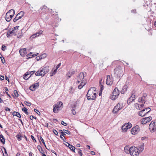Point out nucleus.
<instances>
[{
	"label": "nucleus",
	"mask_w": 156,
	"mask_h": 156,
	"mask_svg": "<svg viewBox=\"0 0 156 156\" xmlns=\"http://www.w3.org/2000/svg\"><path fill=\"white\" fill-rule=\"evenodd\" d=\"M49 71L48 67H45L44 68H41L35 73L36 76H43L47 73Z\"/></svg>",
	"instance_id": "nucleus-1"
},
{
	"label": "nucleus",
	"mask_w": 156,
	"mask_h": 156,
	"mask_svg": "<svg viewBox=\"0 0 156 156\" xmlns=\"http://www.w3.org/2000/svg\"><path fill=\"white\" fill-rule=\"evenodd\" d=\"M130 154L131 156H138L139 154L138 149L135 147H130Z\"/></svg>",
	"instance_id": "nucleus-2"
},
{
	"label": "nucleus",
	"mask_w": 156,
	"mask_h": 156,
	"mask_svg": "<svg viewBox=\"0 0 156 156\" xmlns=\"http://www.w3.org/2000/svg\"><path fill=\"white\" fill-rule=\"evenodd\" d=\"M114 73L118 76L120 77L123 75V71L122 67L119 66L115 68L114 70Z\"/></svg>",
	"instance_id": "nucleus-3"
},
{
	"label": "nucleus",
	"mask_w": 156,
	"mask_h": 156,
	"mask_svg": "<svg viewBox=\"0 0 156 156\" xmlns=\"http://www.w3.org/2000/svg\"><path fill=\"white\" fill-rule=\"evenodd\" d=\"M119 94V91L117 87H115L112 93L111 98L112 100H115L118 98Z\"/></svg>",
	"instance_id": "nucleus-4"
},
{
	"label": "nucleus",
	"mask_w": 156,
	"mask_h": 156,
	"mask_svg": "<svg viewBox=\"0 0 156 156\" xmlns=\"http://www.w3.org/2000/svg\"><path fill=\"white\" fill-rule=\"evenodd\" d=\"M63 103L61 101L58 102L53 106V111L54 113H57L59 109L62 106Z\"/></svg>",
	"instance_id": "nucleus-5"
},
{
	"label": "nucleus",
	"mask_w": 156,
	"mask_h": 156,
	"mask_svg": "<svg viewBox=\"0 0 156 156\" xmlns=\"http://www.w3.org/2000/svg\"><path fill=\"white\" fill-rule=\"evenodd\" d=\"M149 129L152 133H156V122L152 121L149 125Z\"/></svg>",
	"instance_id": "nucleus-6"
},
{
	"label": "nucleus",
	"mask_w": 156,
	"mask_h": 156,
	"mask_svg": "<svg viewBox=\"0 0 156 156\" xmlns=\"http://www.w3.org/2000/svg\"><path fill=\"white\" fill-rule=\"evenodd\" d=\"M123 107V104L122 103H118V104L115 106L112 111L113 113H116L119 110L121 109Z\"/></svg>",
	"instance_id": "nucleus-7"
},
{
	"label": "nucleus",
	"mask_w": 156,
	"mask_h": 156,
	"mask_svg": "<svg viewBox=\"0 0 156 156\" xmlns=\"http://www.w3.org/2000/svg\"><path fill=\"white\" fill-rule=\"evenodd\" d=\"M151 111V109L150 108H147L141 110L139 113V115L141 116H144L146 114H147L149 112Z\"/></svg>",
	"instance_id": "nucleus-8"
},
{
	"label": "nucleus",
	"mask_w": 156,
	"mask_h": 156,
	"mask_svg": "<svg viewBox=\"0 0 156 156\" xmlns=\"http://www.w3.org/2000/svg\"><path fill=\"white\" fill-rule=\"evenodd\" d=\"M146 101V97L144 96H143L139 98L138 101L140 103H141L140 105V106L141 107H143L144 106Z\"/></svg>",
	"instance_id": "nucleus-9"
},
{
	"label": "nucleus",
	"mask_w": 156,
	"mask_h": 156,
	"mask_svg": "<svg viewBox=\"0 0 156 156\" xmlns=\"http://www.w3.org/2000/svg\"><path fill=\"white\" fill-rule=\"evenodd\" d=\"M139 127L138 125L135 126L131 129V132L132 134L135 135L140 130Z\"/></svg>",
	"instance_id": "nucleus-10"
},
{
	"label": "nucleus",
	"mask_w": 156,
	"mask_h": 156,
	"mask_svg": "<svg viewBox=\"0 0 156 156\" xmlns=\"http://www.w3.org/2000/svg\"><path fill=\"white\" fill-rule=\"evenodd\" d=\"M113 82V79L112 77L109 75H108L107 77L106 83L107 85L110 86L112 85Z\"/></svg>",
	"instance_id": "nucleus-11"
},
{
	"label": "nucleus",
	"mask_w": 156,
	"mask_h": 156,
	"mask_svg": "<svg viewBox=\"0 0 156 156\" xmlns=\"http://www.w3.org/2000/svg\"><path fill=\"white\" fill-rule=\"evenodd\" d=\"M84 77V73L82 72L80 73L77 77V80L78 83L83 81L82 80Z\"/></svg>",
	"instance_id": "nucleus-12"
},
{
	"label": "nucleus",
	"mask_w": 156,
	"mask_h": 156,
	"mask_svg": "<svg viewBox=\"0 0 156 156\" xmlns=\"http://www.w3.org/2000/svg\"><path fill=\"white\" fill-rule=\"evenodd\" d=\"M151 119L152 118L151 116L144 118L141 120V123L143 124H146L147 122H150L151 120Z\"/></svg>",
	"instance_id": "nucleus-13"
},
{
	"label": "nucleus",
	"mask_w": 156,
	"mask_h": 156,
	"mask_svg": "<svg viewBox=\"0 0 156 156\" xmlns=\"http://www.w3.org/2000/svg\"><path fill=\"white\" fill-rule=\"evenodd\" d=\"M95 90V87H92L88 91L87 95V98H88L89 96L90 97V98H92V96L93 95V91Z\"/></svg>",
	"instance_id": "nucleus-14"
},
{
	"label": "nucleus",
	"mask_w": 156,
	"mask_h": 156,
	"mask_svg": "<svg viewBox=\"0 0 156 156\" xmlns=\"http://www.w3.org/2000/svg\"><path fill=\"white\" fill-rule=\"evenodd\" d=\"M35 71H32L30 72H27L26 73L23 75V78L25 80H27L28 79V78H29L30 76H30L28 78H27L26 77L28 75L30 74L31 75H32L35 72Z\"/></svg>",
	"instance_id": "nucleus-15"
},
{
	"label": "nucleus",
	"mask_w": 156,
	"mask_h": 156,
	"mask_svg": "<svg viewBox=\"0 0 156 156\" xmlns=\"http://www.w3.org/2000/svg\"><path fill=\"white\" fill-rule=\"evenodd\" d=\"M9 12H7L6 13L5 17V19L7 22L10 21L13 17L12 14L11 15L9 14Z\"/></svg>",
	"instance_id": "nucleus-16"
},
{
	"label": "nucleus",
	"mask_w": 156,
	"mask_h": 156,
	"mask_svg": "<svg viewBox=\"0 0 156 156\" xmlns=\"http://www.w3.org/2000/svg\"><path fill=\"white\" fill-rule=\"evenodd\" d=\"M19 52L20 55L22 57L24 56L25 54L27 53V50L26 48L20 49Z\"/></svg>",
	"instance_id": "nucleus-17"
},
{
	"label": "nucleus",
	"mask_w": 156,
	"mask_h": 156,
	"mask_svg": "<svg viewBox=\"0 0 156 156\" xmlns=\"http://www.w3.org/2000/svg\"><path fill=\"white\" fill-rule=\"evenodd\" d=\"M135 95L134 94H132L131 96L127 100V103L129 104L131 103L133 101H134L135 99Z\"/></svg>",
	"instance_id": "nucleus-18"
},
{
	"label": "nucleus",
	"mask_w": 156,
	"mask_h": 156,
	"mask_svg": "<svg viewBox=\"0 0 156 156\" xmlns=\"http://www.w3.org/2000/svg\"><path fill=\"white\" fill-rule=\"evenodd\" d=\"M75 73V71L73 70H70L66 74V76H67L68 78H67L68 79L70 78Z\"/></svg>",
	"instance_id": "nucleus-19"
},
{
	"label": "nucleus",
	"mask_w": 156,
	"mask_h": 156,
	"mask_svg": "<svg viewBox=\"0 0 156 156\" xmlns=\"http://www.w3.org/2000/svg\"><path fill=\"white\" fill-rule=\"evenodd\" d=\"M128 87V86L126 85H124L122 88V90L121 91V93L122 94H124L126 91Z\"/></svg>",
	"instance_id": "nucleus-20"
},
{
	"label": "nucleus",
	"mask_w": 156,
	"mask_h": 156,
	"mask_svg": "<svg viewBox=\"0 0 156 156\" xmlns=\"http://www.w3.org/2000/svg\"><path fill=\"white\" fill-rule=\"evenodd\" d=\"M96 93L93 92V95L92 96V98H90V97L89 96L88 98V100H95L96 98Z\"/></svg>",
	"instance_id": "nucleus-21"
},
{
	"label": "nucleus",
	"mask_w": 156,
	"mask_h": 156,
	"mask_svg": "<svg viewBox=\"0 0 156 156\" xmlns=\"http://www.w3.org/2000/svg\"><path fill=\"white\" fill-rule=\"evenodd\" d=\"M15 33V32H14V30H12L11 31H8L7 32V36L8 37H9L10 36H12V35H11V34H14Z\"/></svg>",
	"instance_id": "nucleus-22"
},
{
	"label": "nucleus",
	"mask_w": 156,
	"mask_h": 156,
	"mask_svg": "<svg viewBox=\"0 0 156 156\" xmlns=\"http://www.w3.org/2000/svg\"><path fill=\"white\" fill-rule=\"evenodd\" d=\"M38 54H39L38 53H37L36 54H35V55H34L33 54V53L30 52L29 54H28L27 55V57L30 58H32L34 56H37L38 55Z\"/></svg>",
	"instance_id": "nucleus-23"
},
{
	"label": "nucleus",
	"mask_w": 156,
	"mask_h": 156,
	"mask_svg": "<svg viewBox=\"0 0 156 156\" xmlns=\"http://www.w3.org/2000/svg\"><path fill=\"white\" fill-rule=\"evenodd\" d=\"M12 114L13 116H16L19 118H21V117L20 114L18 112L14 111Z\"/></svg>",
	"instance_id": "nucleus-24"
},
{
	"label": "nucleus",
	"mask_w": 156,
	"mask_h": 156,
	"mask_svg": "<svg viewBox=\"0 0 156 156\" xmlns=\"http://www.w3.org/2000/svg\"><path fill=\"white\" fill-rule=\"evenodd\" d=\"M0 140L3 144L5 143V140L2 134L0 135Z\"/></svg>",
	"instance_id": "nucleus-25"
},
{
	"label": "nucleus",
	"mask_w": 156,
	"mask_h": 156,
	"mask_svg": "<svg viewBox=\"0 0 156 156\" xmlns=\"http://www.w3.org/2000/svg\"><path fill=\"white\" fill-rule=\"evenodd\" d=\"M86 84V83L83 81H81L80 84L78 86V88L79 89H81Z\"/></svg>",
	"instance_id": "nucleus-26"
},
{
	"label": "nucleus",
	"mask_w": 156,
	"mask_h": 156,
	"mask_svg": "<svg viewBox=\"0 0 156 156\" xmlns=\"http://www.w3.org/2000/svg\"><path fill=\"white\" fill-rule=\"evenodd\" d=\"M66 143L68 144V147L71 150L73 151H74L75 150V148L74 146L71 145H70L67 142H66Z\"/></svg>",
	"instance_id": "nucleus-27"
},
{
	"label": "nucleus",
	"mask_w": 156,
	"mask_h": 156,
	"mask_svg": "<svg viewBox=\"0 0 156 156\" xmlns=\"http://www.w3.org/2000/svg\"><path fill=\"white\" fill-rule=\"evenodd\" d=\"M121 129L122 131L124 132H126L128 129V128H127L125 124L122 126Z\"/></svg>",
	"instance_id": "nucleus-28"
},
{
	"label": "nucleus",
	"mask_w": 156,
	"mask_h": 156,
	"mask_svg": "<svg viewBox=\"0 0 156 156\" xmlns=\"http://www.w3.org/2000/svg\"><path fill=\"white\" fill-rule=\"evenodd\" d=\"M48 10V9L47 8L46 6L44 5L42 7H41V8L39 9V11H41V10H43V11H46L45 10Z\"/></svg>",
	"instance_id": "nucleus-29"
},
{
	"label": "nucleus",
	"mask_w": 156,
	"mask_h": 156,
	"mask_svg": "<svg viewBox=\"0 0 156 156\" xmlns=\"http://www.w3.org/2000/svg\"><path fill=\"white\" fill-rule=\"evenodd\" d=\"M2 152L3 153L4 156H7V154L6 152V149L4 147H3V149H2Z\"/></svg>",
	"instance_id": "nucleus-30"
},
{
	"label": "nucleus",
	"mask_w": 156,
	"mask_h": 156,
	"mask_svg": "<svg viewBox=\"0 0 156 156\" xmlns=\"http://www.w3.org/2000/svg\"><path fill=\"white\" fill-rule=\"evenodd\" d=\"M24 14V13L23 11H21L18 13L17 15H19L18 17H20V19L23 16Z\"/></svg>",
	"instance_id": "nucleus-31"
},
{
	"label": "nucleus",
	"mask_w": 156,
	"mask_h": 156,
	"mask_svg": "<svg viewBox=\"0 0 156 156\" xmlns=\"http://www.w3.org/2000/svg\"><path fill=\"white\" fill-rule=\"evenodd\" d=\"M124 149L125 152L126 153H130V148L129 149V147L127 146L125 147Z\"/></svg>",
	"instance_id": "nucleus-32"
},
{
	"label": "nucleus",
	"mask_w": 156,
	"mask_h": 156,
	"mask_svg": "<svg viewBox=\"0 0 156 156\" xmlns=\"http://www.w3.org/2000/svg\"><path fill=\"white\" fill-rule=\"evenodd\" d=\"M8 12H10L9 14L11 15H12V16H13L14 15L15 11L13 9H11L9 10Z\"/></svg>",
	"instance_id": "nucleus-33"
},
{
	"label": "nucleus",
	"mask_w": 156,
	"mask_h": 156,
	"mask_svg": "<svg viewBox=\"0 0 156 156\" xmlns=\"http://www.w3.org/2000/svg\"><path fill=\"white\" fill-rule=\"evenodd\" d=\"M134 107L137 109L141 110L140 109L142 107H141L140 106H139V104L138 103H136L134 105Z\"/></svg>",
	"instance_id": "nucleus-34"
},
{
	"label": "nucleus",
	"mask_w": 156,
	"mask_h": 156,
	"mask_svg": "<svg viewBox=\"0 0 156 156\" xmlns=\"http://www.w3.org/2000/svg\"><path fill=\"white\" fill-rule=\"evenodd\" d=\"M37 88L34 85L30 86V89L32 91H34Z\"/></svg>",
	"instance_id": "nucleus-35"
},
{
	"label": "nucleus",
	"mask_w": 156,
	"mask_h": 156,
	"mask_svg": "<svg viewBox=\"0 0 156 156\" xmlns=\"http://www.w3.org/2000/svg\"><path fill=\"white\" fill-rule=\"evenodd\" d=\"M125 124L128 129H130L132 126V125L130 123H126Z\"/></svg>",
	"instance_id": "nucleus-36"
},
{
	"label": "nucleus",
	"mask_w": 156,
	"mask_h": 156,
	"mask_svg": "<svg viewBox=\"0 0 156 156\" xmlns=\"http://www.w3.org/2000/svg\"><path fill=\"white\" fill-rule=\"evenodd\" d=\"M57 70V69H56L54 71H52L50 73V74L52 73V74L50 75V76H51L54 75L56 73Z\"/></svg>",
	"instance_id": "nucleus-37"
},
{
	"label": "nucleus",
	"mask_w": 156,
	"mask_h": 156,
	"mask_svg": "<svg viewBox=\"0 0 156 156\" xmlns=\"http://www.w3.org/2000/svg\"><path fill=\"white\" fill-rule=\"evenodd\" d=\"M16 137L17 138L18 141H20L22 140V139L21 138L22 136L20 134H17L16 135Z\"/></svg>",
	"instance_id": "nucleus-38"
},
{
	"label": "nucleus",
	"mask_w": 156,
	"mask_h": 156,
	"mask_svg": "<svg viewBox=\"0 0 156 156\" xmlns=\"http://www.w3.org/2000/svg\"><path fill=\"white\" fill-rule=\"evenodd\" d=\"M22 110L26 114L28 115L29 114V112L27 111V109L26 108L24 107L22 108Z\"/></svg>",
	"instance_id": "nucleus-39"
},
{
	"label": "nucleus",
	"mask_w": 156,
	"mask_h": 156,
	"mask_svg": "<svg viewBox=\"0 0 156 156\" xmlns=\"http://www.w3.org/2000/svg\"><path fill=\"white\" fill-rule=\"evenodd\" d=\"M19 15H16V17L13 19V22H15L17 20L20 19V17H18Z\"/></svg>",
	"instance_id": "nucleus-40"
},
{
	"label": "nucleus",
	"mask_w": 156,
	"mask_h": 156,
	"mask_svg": "<svg viewBox=\"0 0 156 156\" xmlns=\"http://www.w3.org/2000/svg\"><path fill=\"white\" fill-rule=\"evenodd\" d=\"M0 55L1 56H0V58L1 59L2 62L3 63H4L5 62V59L3 57H2V54L0 53Z\"/></svg>",
	"instance_id": "nucleus-41"
},
{
	"label": "nucleus",
	"mask_w": 156,
	"mask_h": 156,
	"mask_svg": "<svg viewBox=\"0 0 156 156\" xmlns=\"http://www.w3.org/2000/svg\"><path fill=\"white\" fill-rule=\"evenodd\" d=\"M46 57V54H43L41 55L40 57H39V58L42 59L45 58Z\"/></svg>",
	"instance_id": "nucleus-42"
},
{
	"label": "nucleus",
	"mask_w": 156,
	"mask_h": 156,
	"mask_svg": "<svg viewBox=\"0 0 156 156\" xmlns=\"http://www.w3.org/2000/svg\"><path fill=\"white\" fill-rule=\"evenodd\" d=\"M14 94L16 97H18L19 96V94L16 90H14Z\"/></svg>",
	"instance_id": "nucleus-43"
},
{
	"label": "nucleus",
	"mask_w": 156,
	"mask_h": 156,
	"mask_svg": "<svg viewBox=\"0 0 156 156\" xmlns=\"http://www.w3.org/2000/svg\"><path fill=\"white\" fill-rule=\"evenodd\" d=\"M78 150L79 151L78 152V154L80 156H82V150L79 148H78Z\"/></svg>",
	"instance_id": "nucleus-44"
},
{
	"label": "nucleus",
	"mask_w": 156,
	"mask_h": 156,
	"mask_svg": "<svg viewBox=\"0 0 156 156\" xmlns=\"http://www.w3.org/2000/svg\"><path fill=\"white\" fill-rule=\"evenodd\" d=\"M63 130L64 131H64V133H66L68 135H71V133H70V132L69 131V130H65V129H64Z\"/></svg>",
	"instance_id": "nucleus-45"
},
{
	"label": "nucleus",
	"mask_w": 156,
	"mask_h": 156,
	"mask_svg": "<svg viewBox=\"0 0 156 156\" xmlns=\"http://www.w3.org/2000/svg\"><path fill=\"white\" fill-rule=\"evenodd\" d=\"M22 30H21V33L20 34L19 33L18 35L17 36V37L19 38H20L23 35V33L22 32Z\"/></svg>",
	"instance_id": "nucleus-46"
},
{
	"label": "nucleus",
	"mask_w": 156,
	"mask_h": 156,
	"mask_svg": "<svg viewBox=\"0 0 156 156\" xmlns=\"http://www.w3.org/2000/svg\"><path fill=\"white\" fill-rule=\"evenodd\" d=\"M25 103L26 105H27L28 106H30L31 105L30 103L29 102H27V101H25Z\"/></svg>",
	"instance_id": "nucleus-47"
},
{
	"label": "nucleus",
	"mask_w": 156,
	"mask_h": 156,
	"mask_svg": "<svg viewBox=\"0 0 156 156\" xmlns=\"http://www.w3.org/2000/svg\"><path fill=\"white\" fill-rule=\"evenodd\" d=\"M34 110V112L37 114L40 115V112L38 111V110L37 109H35Z\"/></svg>",
	"instance_id": "nucleus-48"
},
{
	"label": "nucleus",
	"mask_w": 156,
	"mask_h": 156,
	"mask_svg": "<svg viewBox=\"0 0 156 156\" xmlns=\"http://www.w3.org/2000/svg\"><path fill=\"white\" fill-rule=\"evenodd\" d=\"M53 133L55 134L56 135H58V133L57 131L55 129H53Z\"/></svg>",
	"instance_id": "nucleus-49"
},
{
	"label": "nucleus",
	"mask_w": 156,
	"mask_h": 156,
	"mask_svg": "<svg viewBox=\"0 0 156 156\" xmlns=\"http://www.w3.org/2000/svg\"><path fill=\"white\" fill-rule=\"evenodd\" d=\"M71 111L73 115H75L76 114V112L75 111V110L74 109H72L71 110Z\"/></svg>",
	"instance_id": "nucleus-50"
},
{
	"label": "nucleus",
	"mask_w": 156,
	"mask_h": 156,
	"mask_svg": "<svg viewBox=\"0 0 156 156\" xmlns=\"http://www.w3.org/2000/svg\"><path fill=\"white\" fill-rule=\"evenodd\" d=\"M61 124L64 126H66L67 124L65 122L63 121H62L61 122Z\"/></svg>",
	"instance_id": "nucleus-51"
},
{
	"label": "nucleus",
	"mask_w": 156,
	"mask_h": 156,
	"mask_svg": "<svg viewBox=\"0 0 156 156\" xmlns=\"http://www.w3.org/2000/svg\"><path fill=\"white\" fill-rule=\"evenodd\" d=\"M6 47V46L4 45H3L2 47V49L3 51H5V48Z\"/></svg>",
	"instance_id": "nucleus-52"
},
{
	"label": "nucleus",
	"mask_w": 156,
	"mask_h": 156,
	"mask_svg": "<svg viewBox=\"0 0 156 156\" xmlns=\"http://www.w3.org/2000/svg\"><path fill=\"white\" fill-rule=\"evenodd\" d=\"M31 137L34 142H36V140L35 139L33 135H31Z\"/></svg>",
	"instance_id": "nucleus-53"
},
{
	"label": "nucleus",
	"mask_w": 156,
	"mask_h": 156,
	"mask_svg": "<svg viewBox=\"0 0 156 156\" xmlns=\"http://www.w3.org/2000/svg\"><path fill=\"white\" fill-rule=\"evenodd\" d=\"M144 145L143 144L141 146V147H140V150L141 151H143L144 149Z\"/></svg>",
	"instance_id": "nucleus-54"
},
{
	"label": "nucleus",
	"mask_w": 156,
	"mask_h": 156,
	"mask_svg": "<svg viewBox=\"0 0 156 156\" xmlns=\"http://www.w3.org/2000/svg\"><path fill=\"white\" fill-rule=\"evenodd\" d=\"M34 85L37 88V87H38L39 85V82H37L36 83L34 84Z\"/></svg>",
	"instance_id": "nucleus-55"
},
{
	"label": "nucleus",
	"mask_w": 156,
	"mask_h": 156,
	"mask_svg": "<svg viewBox=\"0 0 156 156\" xmlns=\"http://www.w3.org/2000/svg\"><path fill=\"white\" fill-rule=\"evenodd\" d=\"M4 79V77L3 76H0V80H3Z\"/></svg>",
	"instance_id": "nucleus-56"
},
{
	"label": "nucleus",
	"mask_w": 156,
	"mask_h": 156,
	"mask_svg": "<svg viewBox=\"0 0 156 156\" xmlns=\"http://www.w3.org/2000/svg\"><path fill=\"white\" fill-rule=\"evenodd\" d=\"M100 88H101L100 90H103L104 89V86H103V85L102 84H100Z\"/></svg>",
	"instance_id": "nucleus-57"
},
{
	"label": "nucleus",
	"mask_w": 156,
	"mask_h": 156,
	"mask_svg": "<svg viewBox=\"0 0 156 156\" xmlns=\"http://www.w3.org/2000/svg\"><path fill=\"white\" fill-rule=\"evenodd\" d=\"M60 137L63 140H64L66 139L63 136L60 135Z\"/></svg>",
	"instance_id": "nucleus-58"
},
{
	"label": "nucleus",
	"mask_w": 156,
	"mask_h": 156,
	"mask_svg": "<svg viewBox=\"0 0 156 156\" xmlns=\"http://www.w3.org/2000/svg\"><path fill=\"white\" fill-rule=\"evenodd\" d=\"M42 148V147H41L40 146L38 145L37 146V149L39 151H40V150H41Z\"/></svg>",
	"instance_id": "nucleus-59"
},
{
	"label": "nucleus",
	"mask_w": 156,
	"mask_h": 156,
	"mask_svg": "<svg viewBox=\"0 0 156 156\" xmlns=\"http://www.w3.org/2000/svg\"><path fill=\"white\" fill-rule=\"evenodd\" d=\"M61 134L60 135L63 136L66 135V134H65V133L63 132L62 130H61Z\"/></svg>",
	"instance_id": "nucleus-60"
},
{
	"label": "nucleus",
	"mask_w": 156,
	"mask_h": 156,
	"mask_svg": "<svg viewBox=\"0 0 156 156\" xmlns=\"http://www.w3.org/2000/svg\"><path fill=\"white\" fill-rule=\"evenodd\" d=\"M19 27V26H16L14 27L13 28L14 29L13 30H14V32H15V30L18 29Z\"/></svg>",
	"instance_id": "nucleus-61"
},
{
	"label": "nucleus",
	"mask_w": 156,
	"mask_h": 156,
	"mask_svg": "<svg viewBox=\"0 0 156 156\" xmlns=\"http://www.w3.org/2000/svg\"><path fill=\"white\" fill-rule=\"evenodd\" d=\"M61 63H59V64H58L57 66H56V68L57 69H58L59 67L60 66H61Z\"/></svg>",
	"instance_id": "nucleus-62"
},
{
	"label": "nucleus",
	"mask_w": 156,
	"mask_h": 156,
	"mask_svg": "<svg viewBox=\"0 0 156 156\" xmlns=\"http://www.w3.org/2000/svg\"><path fill=\"white\" fill-rule=\"evenodd\" d=\"M5 110L6 111H10V109L9 108L6 107H5Z\"/></svg>",
	"instance_id": "nucleus-63"
},
{
	"label": "nucleus",
	"mask_w": 156,
	"mask_h": 156,
	"mask_svg": "<svg viewBox=\"0 0 156 156\" xmlns=\"http://www.w3.org/2000/svg\"><path fill=\"white\" fill-rule=\"evenodd\" d=\"M35 37H36V36L35 35V34H33V35H32L30 37V38H35Z\"/></svg>",
	"instance_id": "nucleus-64"
}]
</instances>
